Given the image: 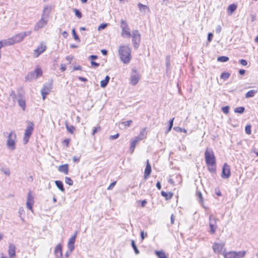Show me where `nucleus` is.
<instances>
[{"instance_id": "9d476101", "label": "nucleus", "mask_w": 258, "mask_h": 258, "mask_svg": "<svg viewBox=\"0 0 258 258\" xmlns=\"http://www.w3.org/2000/svg\"><path fill=\"white\" fill-rule=\"evenodd\" d=\"M231 175L230 167L227 163H224L222 170L221 177L223 178H228Z\"/></svg>"}, {"instance_id": "e2e57ef3", "label": "nucleus", "mask_w": 258, "mask_h": 258, "mask_svg": "<svg viewBox=\"0 0 258 258\" xmlns=\"http://www.w3.org/2000/svg\"><path fill=\"white\" fill-rule=\"evenodd\" d=\"M91 64L92 66L94 67V68H97L100 65V64L99 63L96 62L94 61H91Z\"/></svg>"}, {"instance_id": "3c124183", "label": "nucleus", "mask_w": 258, "mask_h": 258, "mask_svg": "<svg viewBox=\"0 0 258 258\" xmlns=\"http://www.w3.org/2000/svg\"><path fill=\"white\" fill-rule=\"evenodd\" d=\"M245 133L248 135L251 134V125H247L245 127Z\"/></svg>"}, {"instance_id": "680f3d73", "label": "nucleus", "mask_w": 258, "mask_h": 258, "mask_svg": "<svg viewBox=\"0 0 258 258\" xmlns=\"http://www.w3.org/2000/svg\"><path fill=\"white\" fill-rule=\"evenodd\" d=\"M141 237L142 240H143L145 237L147 236V234L146 233H145L143 231H141L140 233Z\"/></svg>"}, {"instance_id": "0eeeda50", "label": "nucleus", "mask_w": 258, "mask_h": 258, "mask_svg": "<svg viewBox=\"0 0 258 258\" xmlns=\"http://www.w3.org/2000/svg\"><path fill=\"white\" fill-rule=\"evenodd\" d=\"M32 33L31 31H28L26 32H22L21 33H18L15 36L12 37V39H13V41L14 44L16 43H19L22 41L25 37L27 36H29Z\"/></svg>"}, {"instance_id": "864d4df0", "label": "nucleus", "mask_w": 258, "mask_h": 258, "mask_svg": "<svg viewBox=\"0 0 258 258\" xmlns=\"http://www.w3.org/2000/svg\"><path fill=\"white\" fill-rule=\"evenodd\" d=\"M132 122V120H127L126 121L122 122L121 124H123L125 126V127H126V126H129Z\"/></svg>"}, {"instance_id": "39448f33", "label": "nucleus", "mask_w": 258, "mask_h": 258, "mask_svg": "<svg viewBox=\"0 0 258 258\" xmlns=\"http://www.w3.org/2000/svg\"><path fill=\"white\" fill-rule=\"evenodd\" d=\"M132 37V43L135 49H137L140 45L141 42V34L137 30H134L131 33Z\"/></svg>"}, {"instance_id": "69168bd1", "label": "nucleus", "mask_w": 258, "mask_h": 258, "mask_svg": "<svg viewBox=\"0 0 258 258\" xmlns=\"http://www.w3.org/2000/svg\"><path fill=\"white\" fill-rule=\"evenodd\" d=\"M216 165L214 166H208V169L211 172H214L216 170Z\"/></svg>"}, {"instance_id": "7ed1b4c3", "label": "nucleus", "mask_w": 258, "mask_h": 258, "mask_svg": "<svg viewBox=\"0 0 258 258\" xmlns=\"http://www.w3.org/2000/svg\"><path fill=\"white\" fill-rule=\"evenodd\" d=\"M17 136L14 131H12L7 137V147L11 150L16 149Z\"/></svg>"}, {"instance_id": "f257e3e1", "label": "nucleus", "mask_w": 258, "mask_h": 258, "mask_svg": "<svg viewBox=\"0 0 258 258\" xmlns=\"http://www.w3.org/2000/svg\"><path fill=\"white\" fill-rule=\"evenodd\" d=\"M121 60L124 63H128L131 59V49L128 45H121L118 48Z\"/></svg>"}, {"instance_id": "5fc2aeb1", "label": "nucleus", "mask_w": 258, "mask_h": 258, "mask_svg": "<svg viewBox=\"0 0 258 258\" xmlns=\"http://www.w3.org/2000/svg\"><path fill=\"white\" fill-rule=\"evenodd\" d=\"M100 130L101 127L99 126L94 127V128L93 130L92 135L94 136L96 133H97L98 131Z\"/></svg>"}, {"instance_id": "37998d69", "label": "nucleus", "mask_w": 258, "mask_h": 258, "mask_svg": "<svg viewBox=\"0 0 258 258\" xmlns=\"http://www.w3.org/2000/svg\"><path fill=\"white\" fill-rule=\"evenodd\" d=\"M170 56L169 55H168L166 57V70H168L169 69L170 66Z\"/></svg>"}, {"instance_id": "dca6fc26", "label": "nucleus", "mask_w": 258, "mask_h": 258, "mask_svg": "<svg viewBox=\"0 0 258 258\" xmlns=\"http://www.w3.org/2000/svg\"><path fill=\"white\" fill-rule=\"evenodd\" d=\"M16 246L13 243H10L9 246L8 253L10 257H13L16 255Z\"/></svg>"}, {"instance_id": "338daca9", "label": "nucleus", "mask_w": 258, "mask_h": 258, "mask_svg": "<svg viewBox=\"0 0 258 258\" xmlns=\"http://www.w3.org/2000/svg\"><path fill=\"white\" fill-rule=\"evenodd\" d=\"M73 160L75 162H78L80 161V157L74 156L73 157Z\"/></svg>"}, {"instance_id": "7c9ffc66", "label": "nucleus", "mask_w": 258, "mask_h": 258, "mask_svg": "<svg viewBox=\"0 0 258 258\" xmlns=\"http://www.w3.org/2000/svg\"><path fill=\"white\" fill-rule=\"evenodd\" d=\"M237 8V6L235 4H231L228 7V11L230 13L232 14L233 12H234Z\"/></svg>"}, {"instance_id": "ddd939ff", "label": "nucleus", "mask_w": 258, "mask_h": 258, "mask_svg": "<svg viewBox=\"0 0 258 258\" xmlns=\"http://www.w3.org/2000/svg\"><path fill=\"white\" fill-rule=\"evenodd\" d=\"M77 232H76L75 234L71 236V237L69 239L68 244V247L69 249L72 251L74 250L75 248L74 243L75 242L76 236H77Z\"/></svg>"}, {"instance_id": "4be33fe9", "label": "nucleus", "mask_w": 258, "mask_h": 258, "mask_svg": "<svg viewBox=\"0 0 258 258\" xmlns=\"http://www.w3.org/2000/svg\"><path fill=\"white\" fill-rule=\"evenodd\" d=\"M35 79H36V77L35 76V72H34V71L30 72L25 76V80L27 81H31Z\"/></svg>"}, {"instance_id": "6ab92c4d", "label": "nucleus", "mask_w": 258, "mask_h": 258, "mask_svg": "<svg viewBox=\"0 0 258 258\" xmlns=\"http://www.w3.org/2000/svg\"><path fill=\"white\" fill-rule=\"evenodd\" d=\"M54 254L57 257L62 256V247L60 244H58L54 249Z\"/></svg>"}, {"instance_id": "13d9d810", "label": "nucleus", "mask_w": 258, "mask_h": 258, "mask_svg": "<svg viewBox=\"0 0 258 258\" xmlns=\"http://www.w3.org/2000/svg\"><path fill=\"white\" fill-rule=\"evenodd\" d=\"M106 26H107V24H104V23L101 24L98 27V30H101L104 29L106 27Z\"/></svg>"}, {"instance_id": "f704fd0d", "label": "nucleus", "mask_w": 258, "mask_h": 258, "mask_svg": "<svg viewBox=\"0 0 258 258\" xmlns=\"http://www.w3.org/2000/svg\"><path fill=\"white\" fill-rule=\"evenodd\" d=\"M230 76V73H229L228 72H224L221 74V75L220 76V78L221 79H223L224 80H226L227 79H228L229 78Z\"/></svg>"}, {"instance_id": "bb28decb", "label": "nucleus", "mask_w": 258, "mask_h": 258, "mask_svg": "<svg viewBox=\"0 0 258 258\" xmlns=\"http://www.w3.org/2000/svg\"><path fill=\"white\" fill-rule=\"evenodd\" d=\"M55 183L57 188L62 192H64L65 189L63 187V184L60 180H56Z\"/></svg>"}, {"instance_id": "2f4dec72", "label": "nucleus", "mask_w": 258, "mask_h": 258, "mask_svg": "<svg viewBox=\"0 0 258 258\" xmlns=\"http://www.w3.org/2000/svg\"><path fill=\"white\" fill-rule=\"evenodd\" d=\"M131 245L133 247V248L134 250L135 253L136 254H138L140 253L139 250H138L137 245H136L135 242L134 240H132L131 242Z\"/></svg>"}, {"instance_id": "f3484780", "label": "nucleus", "mask_w": 258, "mask_h": 258, "mask_svg": "<svg viewBox=\"0 0 258 258\" xmlns=\"http://www.w3.org/2000/svg\"><path fill=\"white\" fill-rule=\"evenodd\" d=\"M151 166L149 164V160L147 161V165L144 172V178L146 179L151 173Z\"/></svg>"}, {"instance_id": "473e14b6", "label": "nucleus", "mask_w": 258, "mask_h": 258, "mask_svg": "<svg viewBox=\"0 0 258 258\" xmlns=\"http://www.w3.org/2000/svg\"><path fill=\"white\" fill-rule=\"evenodd\" d=\"M197 196L198 198L199 199V202L201 204H203L204 203V199L203 198L202 192L200 191H197Z\"/></svg>"}, {"instance_id": "09e8293b", "label": "nucleus", "mask_w": 258, "mask_h": 258, "mask_svg": "<svg viewBox=\"0 0 258 258\" xmlns=\"http://www.w3.org/2000/svg\"><path fill=\"white\" fill-rule=\"evenodd\" d=\"M173 120H174V118H172L171 119H170L169 121V127H168V128L166 132V133H168L169 132H170L173 126Z\"/></svg>"}, {"instance_id": "4d7b16f0", "label": "nucleus", "mask_w": 258, "mask_h": 258, "mask_svg": "<svg viewBox=\"0 0 258 258\" xmlns=\"http://www.w3.org/2000/svg\"><path fill=\"white\" fill-rule=\"evenodd\" d=\"M116 183V181H114L112 182L110 184V185L107 187V189L108 190H111L112 189V188L115 185Z\"/></svg>"}, {"instance_id": "a18cd8bd", "label": "nucleus", "mask_w": 258, "mask_h": 258, "mask_svg": "<svg viewBox=\"0 0 258 258\" xmlns=\"http://www.w3.org/2000/svg\"><path fill=\"white\" fill-rule=\"evenodd\" d=\"M73 11L75 12V15L78 18H82V13L80 11H79V10L77 9H74Z\"/></svg>"}, {"instance_id": "412c9836", "label": "nucleus", "mask_w": 258, "mask_h": 258, "mask_svg": "<svg viewBox=\"0 0 258 258\" xmlns=\"http://www.w3.org/2000/svg\"><path fill=\"white\" fill-rule=\"evenodd\" d=\"M58 170L60 172L68 174L69 172V166L67 164L61 165L59 166Z\"/></svg>"}, {"instance_id": "393cba45", "label": "nucleus", "mask_w": 258, "mask_h": 258, "mask_svg": "<svg viewBox=\"0 0 258 258\" xmlns=\"http://www.w3.org/2000/svg\"><path fill=\"white\" fill-rule=\"evenodd\" d=\"M138 6L139 7V10L141 12H146L147 11H149V8L146 5H144L142 4L141 3H139L138 4Z\"/></svg>"}, {"instance_id": "ea45409f", "label": "nucleus", "mask_w": 258, "mask_h": 258, "mask_svg": "<svg viewBox=\"0 0 258 258\" xmlns=\"http://www.w3.org/2000/svg\"><path fill=\"white\" fill-rule=\"evenodd\" d=\"M210 230V232L212 234H214L215 232L216 229L217 227V225H213V223L209 224Z\"/></svg>"}, {"instance_id": "1a4fd4ad", "label": "nucleus", "mask_w": 258, "mask_h": 258, "mask_svg": "<svg viewBox=\"0 0 258 258\" xmlns=\"http://www.w3.org/2000/svg\"><path fill=\"white\" fill-rule=\"evenodd\" d=\"M140 79V76L137 70L135 69L132 70V74L130 79L131 84L133 85H136Z\"/></svg>"}, {"instance_id": "c03bdc74", "label": "nucleus", "mask_w": 258, "mask_h": 258, "mask_svg": "<svg viewBox=\"0 0 258 258\" xmlns=\"http://www.w3.org/2000/svg\"><path fill=\"white\" fill-rule=\"evenodd\" d=\"M217 219L213 217L212 215L209 216V224L213 223V225H216Z\"/></svg>"}, {"instance_id": "a19ab883", "label": "nucleus", "mask_w": 258, "mask_h": 258, "mask_svg": "<svg viewBox=\"0 0 258 258\" xmlns=\"http://www.w3.org/2000/svg\"><path fill=\"white\" fill-rule=\"evenodd\" d=\"M72 34H73L74 39L76 41H77L78 42H80V41H81L80 39L79 38L78 35L77 34L75 29L74 28H73L72 30Z\"/></svg>"}, {"instance_id": "5701e85b", "label": "nucleus", "mask_w": 258, "mask_h": 258, "mask_svg": "<svg viewBox=\"0 0 258 258\" xmlns=\"http://www.w3.org/2000/svg\"><path fill=\"white\" fill-rule=\"evenodd\" d=\"M257 93V90H251L248 91L245 95L246 98L253 97Z\"/></svg>"}, {"instance_id": "20e7f679", "label": "nucleus", "mask_w": 258, "mask_h": 258, "mask_svg": "<svg viewBox=\"0 0 258 258\" xmlns=\"http://www.w3.org/2000/svg\"><path fill=\"white\" fill-rule=\"evenodd\" d=\"M120 26L121 28V36L124 38H130L131 37V33L126 21L123 19L121 20Z\"/></svg>"}, {"instance_id": "9b49d317", "label": "nucleus", "mask_w": 258, "mask_h": 258, "mask_svg": "<svg viewBox=\"0 0 258 258\" xmlns=\"http://www.w3.org/2000/svg\"><path fill=\"white\" fill-rule=\"evenodd\" d=\"M52 89L51 84H45L41 90V95L42 96L43 99L44 100L46 96L49 93Z\"/></svg>"}, {"instance_id": "0e129e2a", "label": "nucleus", "mask_w": 258, "mask_h": 258, "mask_svg": "<svg viewBox=\"0 0 258 258\" xmlns=\"http://www.w3.org/2000/svg\"><path fill=\"white\" fill-rule=\"evenodd\" d=\"M239 62L240 63V64L241 65H242L243 66H245L247 64V62L246 60H245V59H240L239 60Z\"/></svg>"}, {"instance_id": "052dcab7", "label": "nucleus", "mask_w": 258, "mask_h": 258, "mask_svg": "<svg viewBox=\"0 0 258 258\" xmlns=\"http://www.w3.org/2000/svg\"><path fill=\"white\" fill-rule=\"evenodd\" d=\"M213 34L212 33H209L208 34L207 40L209 42H211L213 39Z\"/></svg>"}, {"instance_id": "423d86ee", "label": "nucleus", "mask_w": 258, "mask_h": 258, "mask_svg": "<svg viewBox=\"0 0 258 258\" xmlns=\"http://www.w3.org/2000/svg\"><path fill=\"white\" fill-rule=\"evenodd\" d=\"M34 130V124L32 122L28 121V125L25 131L24 137L23 138L24 144H26L31 136Z\"/></svg>"}, {"instance_id": "603ef678", "label": "nucleus", "mask_w": 258, "mask_h": 258, "mask_svg": "<svg viewBox=\"0 0 258 258\" xmlns=\"http://www.w3.org/2000/svg\"><path fill=\"white\" fill-rule=\"evenodd\" d=\"M222 110L224 113L228 114L229 113V107L228 106L223 107Z\"/></svg>"}, {"instance_id": "a211bd4d", "label": "nucleus", "mask_w": 258, "mask_h": 258, "mask_svg": "<svg viewBox=\"0 0 258 258\" xmlns=\"http://www.w3.org/2000/svg\"><path fill=\"white\" fill-rule=\"evenodd\" d=\"M46 50V46L41 44L40 45L38 46L36 49H35V53L37 52L36 54V57H38L41 53H43Z\"/></svg>"}, {"instance_id": "2eb2a0df", "label": "nucleus", "mask_w": 258, "mask_h": 258, "mask_svg": "<svg viewBox=\"0 0 258 258\" xmlns=\"http://www.w3.org/2000/svg\"><path fill=\"white\" fill-rule=\"evenodd\" d=\"M14 44L12 38L0 41V49L4 46H9Z\"/></svg>"}, {"instance_id": "6e6552de", "label": "nucleus", "mask_w": 258, "mask_h": 258, "mask_svg": "<svg viewBox=\"0 0 258 258\" xmlns=\"http://www.w3.org/2000/svg\"><path fill=\"white\" fill-rule=\"evenodd\" d=\"M47 10L48 8L47 7H45L44 8L43 13L42 14L41 19L35 26L34 28V31H38L40 28L44 27L47 24V20L45 19V13Z\"/></svg>"}, {"instance_id": "4c0bfd02", "label": "nucleus", "mask_w": 258, "mask_h": 258, "mask_svg": "<svg viewBox=\"0 0 258 258\" xmlns=\"http://www.w3.org/2000/svg\"><path fill=\"white\" fill-rule=\"evenodd\" d=\"M244 110L245 108L244 107H238L235 108L234 112L236 113L242 114L244 112Z\"/></svg>"}, {"instance_id": "f03ea898", "label": "nucleus", "mask_w": 258, "mask_h": 258, "mask_svg": "<svg viewBox=\"0 0 258 258\" xmlns=\"http://www.w3.org/2000/svg\"><path fill=\"white\" fill-rule=\"evenodd\" d=\"M205 161L208 166L216 165V158L211 148H207L205 152Z\"/></svg>"}, {"instance_id": "c9c22d12", "label": "nucleus", "mask_w": 258, "mask_h": 258, "mask_svg": "<svg viewBox=\"0 0 258 258\" xmlns=\"http://www.w3.org/2000/svg\"><path fill=\"white\" fill-rule=\"evenodd\" d=\"M137 144V143L134 140L132 141L131 143L130 150L131 153H133L134 151V150L136 148V146Z\"/></svg>"}, {"instance_id": "de8ad7c7", "label": "nucleus", "mask_w": 258, "mask_h": 258, "mask_svg": "<svg viewBox=\"0 0 258 258\" xmlns=\"http://www.w3.org/2000/svg\"><path fill=\"white\" fill-rule=\"evenodd\" d=\"M20 94H18L16 95L14 91H12L10 95L14 100H16L18 98V96H19Z\"/></svg>"}, {"instance_id": "a878e982", "label": "nucleus", "mask_w": 258, "mask_h": 258, "mask_svg": "<svg viewBox=\"0 0 258 258\" xmlns=\"http://www.w3.org/2000/svg\"><path fill=\"white\" fill-rule=\"evenodd\" d=\"M161 194L163 197H164L165 198L166 200H169L171 199L173 196V193L171 192L167 193L164 191H162Z\"/></svg>"}, {"instance_id": "58836bf2", "label": "nucleus", "mask_w": 258, "mask_h": 258, "mask_svg": "<svg viewBox=\"0 0 258 258\" xmlns=\"http://www.w3.org/2000/svg\"><path fill=\"white\" fill-rule=\"evenodd\" d=\"M34 72H35V76L36 79L42 75V71L40 68H36Z\"/></svg>"}, {"instance_id": "49530a36", "label": "nucleus", "mask_w": 258, "mask_h": 258, "mask_svg": "<svg viewBox=\"0 0 258 258\" xmlns=\"http://www.w3.org/2000/svg\"><path fill=\"white\" fill-rule=\"evenodd\" d=\"M65 182L66 183L68 184L69 185H72L73 184V180L69 177H65Z\"/></svg>"}, {"instance_id": "79ce46f5", "label": "nucleus", "mask_w": 258, "mask_h": 258, "mask_svg": "<svg viewBox=\"0 0 258 258\" xmlns=\"http://www.w3.org/2000/svg\"><path fill=\"white\" fill-rule=\"evenodd\" d=\"M27 202H34V198L33 196L31 195V192H29V193L27 194Z\"/></svg>"}, {"instance_id": "774afa93", "label": "nucleus", "mask_w": 258, "mask_h": 258, "mask_svg": "<svg viewBox=\"0 0 258 258\" xmlns=\"http://www.w3.org/2000/svg\"><path fill=\"white\" fill-rule=\"evenodd\" d=\"M73 58V57L72 56H67L66 57V59L70 63H71V61Z\"/></svg>"}, {"instance_id": "aec40b11", "label": "nucleus", "mask_w": 258, "mask_h": 258, "mask_svg": "<svg viewBox=\"0 0 258 258\" xmlns=\"http://www.w3.org/2000/svg\"><path fill=\"white\" fill-rule=\"evenodd\" d=\"M222 254L225 258H235V251H230L226 252L225 249L222 252Z\"/></svg>"}, {"instance_id": "72a5a7b5", "label": "nucleus", "mask_w": 258, "mask_h": 258, "mask_svg": "<svg viewBox=\"0 0 258 258\" xmlns=\"http://www.w3.org/2000/svg\"><path fill=\"white\" fill-rule=\"evenodd\" d=\"M67 131L71 134H73L75 130V127L73 125H69L67 123H66Z\"/></svg>"}, {"instance_id": "cd10ccee", "label": "nucleus", "mask_w": 258, "mask_h": 258, "mask_svg": "<svg viewBox=\"0 0 258 258\" xmlns=\"http://www.w3.org/2000/svg\"><path fill=\"white\" fill-rule=\"evenodd\" d=\"M110 80V77L108 76H106L105 79L102 80L100 82V86L102 88H105L108 84Z\"/></svg>"}, {"instance_id": "c756f323", "label": "nucleus", "mask_w": 258, "mask_h": 258, "mask_svg": "<svg viewBox=\"0 0 258 258\" xmlns=\"http://www.w3.org/2000/svg\"><path fill=\"white\" fill-rule=\"evenodd\" d=\"M155 254L158 258H167L165 252L163 251H155Z\"/></svg>"}, {"instance_id": "6e6d98bb", "label": "nucleus", "mask_w": 258, "mask_h": 258, "mask_svg": "<svg viewBox=\"0 0 258 258\" xmlns=\"http://www.w3.org/2000/svg\"><path fill=\"white\" fill-rule=\"evenodd\" d=\"M174 129L176 131H179L180 132H184V133H186V130L184 129V128H182L181 127H174Z\"/></svg>"}, {"instance_id": "bf43d9fd", "label": "nucleus", "mask_w": 258, "mask_h": 258, "mask_svg": "<svg viewBox=\"0 0 258 258\" xmlns=\"http://www.w3.org/2000/svg\"><path fill=\"white\" fill-rule=\"evenodd\" d=\"M119 136V134H116L114 135H112V136H110L109 137V139L110 140H115V139H117Z\"/></svg>"}, {"instance_id": "c85d7f7f", "label": "nucleus", "mask_w": 258, "mask_h": 258, "mask_svg": "<svg viewBox=\"0 0 258 258\" xmlns=\"http://www.w3.org/2000/svg\"><path fill=\"white\" fill-rule=\"evenodd\" d=\"M147 135L146 127H145L141 131L139 136L143 140L147 138Z\"/></svg>"}, {"instance_id": "e433bc0d", "label": "nucleus", "mask_w": 258, "mask_h": 258, "mask_svg": "<svg viewBox=\"0 0 258 258\" xmlns=\"http://www.w3.org/2000/svg\"><path fill=\"white\" fill-rule=\"evenodd\" d=\"M229 60V57L225 56H219L217 58V61L220 62H226Z\"/></svg>"}, {"instance_id": "f8f14e48", "label": "nucleus", "mask_w": 258, "mask_h": 258, "mask_svg": "<svg viewBox=\"0 0 258 258\" xmlns=\"http://www.w3.org/2000/svg\"><path fill=\"white\" fill-rule=\"evenodd\" d=\"M225 245L224 243H214L213 245L212 248L215 253L219 254L220 253Z\"/></svg>"}, {"instance_id": "b1692460", "label": "nucleus", "mask_w": 258, "mask_h": 258, "mask_svg": "<svg viewBox=\"0 0 258 258\" xmlns=\"http://www.w3.org/2000/svg\"><path fill=\"white\" fill-rule=\"evenodd\" d=\"M246 253V252L245 250L239 251H235V258H243V257L245 256Z\"/></svg>"}, {"instance_id": "8fccbe9b", "label": "nucleus", "mask_w": 258, "mask_h": 258, "mask_svg": "<svg viewBox=\"0 0 258 258\" xmlns=\"http://www.w3.org/2000/svg\"><path fill=\"white\" fill-rule=\"evenodd\" d=\"M33 204H34L33 202H26L27 208L28 209H29L30 210H31L32 212L33 211L32 207H33Z\"/></svg>"}, {"instance_id": "4468645a", "label": "nucleus", "mask_w": 258, "mask_h": 258, "mask_svg": "<svg viewBox=\"0 0 258 258\" xmlns=\"http://www.w3.org/2000/svg\"><path fill=\"white\" fill-rule=\"evenodd\" d=\"M16 100L18 101L19 105L23 110H25L26 107V101L24 96L22 94H20L19 96H18V98Z\"/></svg>"}]
</instances>
